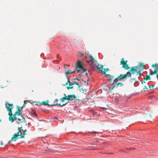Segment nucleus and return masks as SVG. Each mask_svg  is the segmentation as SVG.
<instances>
[{"label": "nucleus", "instance_id": "24", "mask_svg": "<svg viewBox=\"0 0 158 158\" xmlns=\"http://www.w3.org/2000/svg\"><path fill=\"white\" fill-rule=\"evenodd\" d=\"M21 110H20V107L19 106H17V110L16 112H21Z\"/></svg>", "mask_w": 158, "mask_h": 158}, {"label": "nucleus", "instance_id": "8", "mask_svg": "<svg viewBox=\"0 0 158 158\" xmlns=\"http://www.w3.org/2000/svg\"><path fill=\"white\" fill-rule=\"evenodd\" d=\"M67 97V100L68 101L71 100V101L73 100V99H76V97L74 94L72 95H69L67 96H66Z\"/></svg>", "mask_w": 158, "mask_h": 158}, {"label": "nucleus", "instance_id": "5", "mask_svg": "<svg viewBox=\"0 0 158 158\" xmlns=\"http://www.w3.org/2000/svg\"><path fill=\"white\" fill-rule=\"evenodd\" d=\"M118 81L116 82H114V81H113L114 83H115V84L113 85H112L111 87H109V88L110 90L113 89L114 88H117L119 85H120V86H123V84L122 83H117Z\"/></svg>", "mask_w": 158, "mask_h": 158}, {"label": "nucleus", "instance_id": "10", "mask_svg": "<svg viewBox=\"0 0 158 158\" xmlns=\"http://www.w3.org/2000/svg\"><path fill=\"white\" fill-rule=\"evenodd\" d=\"M103 67L104 66L103 65H101L99 64H98L97 66V68L99 70L101 73L103 72L102 70L103 69Z\"/></svg>", "mask_w": 158, "mask_h": 158}, {"label": "nucleus", "instance_id": "22", "mask_svg": "<svg viewBox=\"0 0 158 158\" xmlns=\"http://www.w3.org/2000/svg\"><path fill=\"white\" fill-rule=\"evenodd\" d=\"M158 66V64L157 63H155L154 64H152V67H155V68H157Z\"/></svg>", "mask_w": 158, "mask_h": 158}, {"label": "nucleus", "instance_id": "19", "mask_svg": "<svg viewBox=\"0 0 158 158\" xmlns=\"http://www.w3.org/2000/svg\"><path fill=\"white\" fill-rule=\"evenodd\" d=\"M76 70L77 71L78 73L80 72V70H82L83 72H85L86 71V69L82 67L81 69H76Z\"/></svg>", "mask_w": 158, "mask_h": 158}, {"label": "nucleus", "instance_id": "6", "mask_svg": "<svg viewBox=\"0 0 158 158\" xmlns=\"http://www.w3.org/2000/svg\"><path fill=\"white\" fill-rule=\"evenodd\" d=\"M87 62L91 65L92 63L95 62H97V60L92 55H90L89 56V60H87Z\"/></svg>", "mask_w": 158, "mask_h": 158}, {"label": "nucleus", "instance_id": "7", "mask_svg": "<svg viewBox=\"0 0 158 158\" xmlns=\"http://www.w3.org/2000/svg\"><path fill=\"white\" fill-rule=\"evenodd\" d=\"M58 101V100L57 99H55L54 101L53 102V104H52L50 105L51 106H53L54 105L58 106H60L61 107H62L65 105L66 104H64L63 105H61L60 104H59L57 102Z\"/></svg>", "mask_w": 158, "mask_h": 158}, {"label": "nucleus", "instance_id": "20", "mask_svg": "<svg viewBox=\"0 0 158 158\" xmlns=\"http://www.w3.org/2000/svg\"><path fill=\"white\" fill-rule=\"evenodd\" d=\"M74 84H76V85H77L78 86V88L80 87V86L79 85V84L78 83H77L76 82L74 81L73 83V85H74Z\"/></svg>", "mask_w": 158, "mask_h": 158}, {"label": "nucleus", "instance_id": "37", "mask_svg": "<svg viewBox=\"0 0 158 158\" xmlns=\"http://www.w3.org/2000/svg\"><path fill=\"white\" fill-rule=\"evenodd\" d=\"M156 75L157 77H158V73H156Z\"/></svg>", "mask_w": 158, "mask_h": 158}, {"label": "nucleus", "instance_id": "34", "mask_svg": "<svg viewBox=\"0 0 158 158\" xmlns=\"http://www.w3.org/2000/svg\"><path fill=\"white\" fill-rule=\"evenodd\" d=\"M84 55V53H81V56H82Z\"/></svg>", "mask_w": 158, "mask_h": 158}, {"label": "nucleus", "instance_id": "38", "mask_svg": "<svg viewBox=\"0 0 158 158\" xmlns=\"http://www.w3.org/2000/svg\"><path fill=\"white\" fill-rule=\"evenodd\" d=\"M77 79L78 81H79V79H78L77 78Z\"/></svg>", "mask_w": 158, "mask_h": 158}, {"label": "nucleus", "instance_id": "31", "mask_svg": "<svg viewBox=\"0 0 158 158\" xmlns=\"http://www.w3.org/2000/svg\"><path fill=\"white\" fill-rule=\"evenodd\" d=\"M70 89H72L73 88V86H70Z\"/></svg>", "mask_w": 158, "mask_h": 158}, {"label": "nucleus", "instance_id": "15", "mask_svg": "<svg viewBox=\"0 0 158 158\" xmlns=\"http://www.w3.org/2000/svg\"><path fill=\"white\" fill-rule=\"evenodd\" d=\"M106 77L108 78L109 79H112L114 78V76L110 75L109 74H106Z\"/></svg>", "mask_w": 158, "mask_h": 158}, {"label": "nucleus", "instance_id": "3", "mask_svg": "<svg viewBox=\"0 0 158 158\" xmlns=\"http://www.w3.org/2000/svg\"><path fill=\"white\" fill-rule=\"evenodd\" d=\"M23 127H19L18 129V132L14 134L13 137L11 138V140L9 141V143H10L12 141H15L16 140L19 139L20 137H18V136H20L21 137V136H22L23 134L21 132V130H22Z\"/></svg>", "mask_w": 158, "mask_h": 158}, {"label": "nucleus", "instance_id": "36", "mask_svg": "<svg viewBox=\"0 0 158 158\" xmlns=\"http://www.w3.org/2000/svg\"><path fill=\"white\" fill-rule=\"evenodd\" d=\"M85 75H86V76H87V75H88V73H85Z\"/></svg>", "mask_w": 158, "mask_h": 158}, {"label": "nucleus", "instance_id": "40", "mask_svg": "<svg viewBox=\"0 0 158 158\" xmlns=\"http://www.w3.org/2000/svg\"><path fill=\"white\" fill-rule=\"evenodd\" d=\"M111 82H112L111 81H110V83H111Z\"/></svg>", "mask_w": 158, "mask_h": 158}, {"label": "nucleus", "instance_id": "41", "mask_svg": "<svg viewBox=\"0 0 158 158\" xmlns=\"http://www.w3.org/2000/svg\"><path fill=\"white\" fill-rule=\"evenodd\" d=\"M89 79H88V80H87V81H89Z\"/></svg>", "mask_w": 158, "mask_h": 158}, {"label": "nucleus", "instance_id": "21", "mask_svg": "<svg viewBox=\"0 0 158 158\" xmlns=\"http://www.w3.org/2000/svg\"><path fill=\"white\" fill-rule=\"evenodd\" d=\"M109 69L108 68H107L106 69H104V71L103 72V73H104L106 75V72L107 71H108V70H109Z\"/></svg>", "mask_w": 158, "mask_h": 158}, {"label": "nucleus", "instance_id": "35", "mask_svg": "<svg viewBox=\"0 0 158 158\" xmlns=\"http://www.w3.org/2000/svg\"><path fill=\"white\" fill-rule=\"evenodd\" d=\"M23 106L21 107V110H22V109H23Z\"/></svg>", "mask_w": 158, "mask_h": 158}, {"label": "nucleus", "instance_id": "39", "mask_svg": "<svg viewBox=\"0 0 158 158\" xmlns=\"http://www.w3.org/2000/svg\"><path fill=\"white\" fill-rule=\"evenodd\" d=\"M25 125L26 126H27V124H26Z\"/></svg>", "mask_w": 158, "mask_h": 158}, {"label": "nucleus", "instance_id": "43", "mask_svg": "<svg viewBox=\"0 0 158 158\" xmlns=\"http://www.w3.org/2000/svg\"><path fill=\"white\" fill-rule=\"evenodd\" d=\"M59 56V55H58V56H57V57H58Z\"/></svg>", "mask_w": 158, "mask_h": 158}, {"label": "nucleus", "instance_id": "12", "mask_svg": "<svg viewBox=\"0 0 158 158\" xmlns=\"http://www.w3.org/2000/svg\"><path fill=\"white\" fill-rule=\"evenodd\" d=\"M68 78V81L66 83V84L64 85H63V84H62V85L63 86H65L67 85H69L70 86H71L73 85V83H72L69 79V78Z\"/></svg>", "mask_w": 158, "mask_h": 158}, {"label": "nucleus", "instance_id": "1", "mask_svg": "<svg viewBox=\"0 0 158 158\" xmlns=\"http://www.w3.org/2000/svg\"><path fill=\"white\" fill-rule=\"evenodd\" d=\"M6 106L7 110L9 111L8 115L10 116L9 119L10 121L12 123L14 121V118L17 119L20 121L18 123V124L24 122L25 119L22 116L21 112H15L13 115V117H12V109L13 108V105L12 104L8 102L6 104Z\"/></svg>", "mask_w": 158, "mask_h": 158}, {"label": "nucleus", "instance_id": "30", "mask_svg": "<svg viewBox=\"0 0 158 158\" xmlns=\"http://www.w3.org/2000/svg\"><path fill=\"white\" fill-rule=\"evenodd\" d=\"M145 89H148V88H147V87L146 86H144V88L143 89V90H144Z\"/></svg>", "mask_w": 158, "mask_h": 158}, {"label": "nucleus", "instance_id": "28", "mask_svg": "<svg viewBox=\"0 0 158 158\" xmlns=\"http://www.w3.org/2000/svg\"><path fill=\"white\" fill-rule=\"evenodd\" d=\"M91 133L94 134H98V132L97 131H93L91 132Z\"/></svg>", "mask_w": 158, "mask_h": 158}, {"label": "nucleus", "instance_id": "17", "mask_svg": "<svg viewBox=\"0 0 158 158\" xmlns=\"http://www.w3.org/2000/svg\"><path fill=\"white\" fill-rule=\"evenodd\" d=\"M144 80H146L147 81L148 80H151V77L149 75H148L146 76L145 77H144Z\"/></svg>", "mask_w": 158, "mask_h": 158}, {"label": "nucleus", "instance_id": "32", "mask_svg": "<svg viewBox=\"0 0 158 158\" xmlns=\"http://www.w3.org/2000/svg\"><path fill=\"white\" fill-rule=\"evenodd\" d=\"M34 115H35V116H36L37 115V114L35 112H34Z\"/></svg>", "mask_w": 158, "mask_h": 158}, {"label": "nucleus", "instance_id": "33", "mask_svg": "<svg viewBox=\"0 0 158 158\" xmlns=\"http://www.w3.org/2000/svg\"><path fill=\"white\" fill-rule=\"evenodd\" d=\"M67 89H68V90H69L70 89V86H68L67 87Z\"/></svg>", "mask_w": 158, "mask_h": 158}, {"label": "nucleus", "instance_id": "9", "mask_svg": "<svg viewBox=\"0 0 158 158\" xmlns=\"http://www.w3.org/2000/svg\"><path fill=\"white\" fill-rule=\"evenodd\" d=\"M75 65L77 68H79L80 69L83 67L81 62L78 60H77V62L76 64Z\"/></svg>", "mask_w": 158, "mask_h": 158}, {"label": "nucleus", "instance_id": "42", "mask_svg": "<svg viewBox=\"0 0 158 158\" xmlns=\"http://www.w3.org/2000/svg\"><path fill=\"white\" fill-rule=\"evenodd\" d=\"M150 116L151 117H152V116L151 115H150Z\"/></svg>", "mask_w": 158, "mask_h": 158}, {"label": "nucleus", "instance_id": "4", "mask_svg": "<svg viewBox=\"0 0 158 158\" xmlns=\"http://www.w3.org/2000/svg\"><path fill=\"white\" fill-rule=\"evenodd\" d=\"M127 61H125L124 58H123L121 60L120 64L123 65V67L126 70H128L130 69V67H129L128 64H127Z\"/></svg>", "mask_w": 158, "mask_h": 158}, {"label": "nucleus", "instance_id": "2", "mask_svg": "<svg viewBox=\"0 0 158 158\" xmlns=\"http://www.w3.org/2000/svg\"><path fill=\"white\" fill-rule=\"evenodd\" d=\"M130 71L131 72H128L126 74H120L117 77L114 79V82L116 83L118 81L122 80L125 79H126L127 77H131V75L134 74L135 72H137V75H140L141 74L140 70L137 66L131 67Z\"/></svg>", "mask_w": 158, "mask_h": 158}, {"label": "nucleus", "instance_id": "29", "mask_svg": "<svg viewBox=\"0 0 158 158\" xmlns=\"http://www.w3.org/2000/svg\"><path fill=\"white\" fill-rule=\"evenodd\" d=\"M133 81H135L136 82L137 81L136 80V79L135 78H133L132 79Z\"/></svg>", "mask_w": 158, "mask_h": 158}, {"label": "nucleus", "instance_id": "45", "mask_svg": "<svg viewBox=\"0 0 158 158\" xmlns=\"http://www.w3.org/2000/svg\"><path fill=\"white\" fill-rule=\"evenodd\" d=\"M32 92H33V90H32Z\"/></svg>", "mask_w": 158, "mask_h": 158}, {"label": "nucleus", "instance_id": "14", "mask_svg": "<svg viewBox=\"0 0 158 158\" xmlns=\"http://www.w3.org/2000/svg\"><path fill=\"white\" fill-rule=\"evenodd\" d=\"M22 130L23 131V134L22 136H21V137H20V138L21 139H23L25 138L24 136L26 134V132L27 131V130L24 129L23 128Z\"/></svg>", "mask_w": 158, "mask_h": 158}, {"label": "nucleus", "instance_id": "27", "mask_svg": "<svg viewBox=\"0 0 158 158\" xmlns=\"http://www.w3.org/2000/svg\"><path fill=\"white\" fill-rule=\"evenodd\" d=\"M146 81H147V80H144V78H143V81H142L141 83L142 84H143V82L144 83H146Z\"/></svg>", "mask_w": 158, "mask_h": 158}, {"label": "nucleus", "instance_id": "11", "mask_svg": "<svg viewBox=\"0 0 158 158\" xmlns=\"http://www.w3.org/2000/svg\"><path fill=\"white\" fill-rule=\"evenodd\" d=\"M75 73V70L72 72L70 70H68L66 72H65L66 74V77H67V78H68V75L72 73Z\"/></svg>", "mask_w": 158, "mask_h": 158}, {"label": "nucleus", "instance_id": "25", "mask_svg": "<svg viewBox=\"0 0 158 158\" xmlns=\"http://www.w3.org/2000/svg\"><path fill=\"white\" fill-rule=\"evenodd\" d=\"M144 65V64L143 63H140L139 64V67L141 68Z\"/></svg>", "mask_w": 158, "mask_h": 158}, {"label": "nucleus", "instance_id": "13", "mask_svg": "<svg viewBox=\"0 0 158 158\" xmlns=\"http://www.w3.org/2000/svg\"><path fill=\"white\" fill-rule=\"evenodd\" d=\"M158 73V68L157 69H155L154 71H152L150 73V75H152L154 74H156Z\"/></svg>", "mask_w": 158, "mask_h": 158}, {"label": "nucleus", "instance_id": "18", "mask_svg": "<svg viewBox=\"0 0 158 158\" xmlns=\"http://www.w3.org/2000/svg\"><path fill=\"white\" fill-rule=\"evenodd\" d=\"M67 100L66 96L65 95V96L63 98L60 99V101L62 102H64V100Z\"/></svg>", "mask_w": 158, "mask_h": 158}, {"label": "nucleus", "instance_id": "16", "mask_svg": "<svg viewBox=\"0 0 158 158\" xmlns=\"http://www.w3.org/2000/svg\"><path fill=\"white\" fill-rule=\"evenodd\" d=\"M48 101H44L41 102L42 105H48V106H51L50 105H49L48 103Z\"/></svg>", "mask_w": 158, "mask_h": 158}, {"label": "nucleus", "instance_id": "23", "mask_svg": "<svg viewBox=\"0 0 158 158\" xmlns=\"http://www.w3.org/2000/svg\"><path fill=\"white\" fill-rule=\"evenodd\" d=\"M35 105L36 106H40L42 105L41 103L40 102H38L36 104H35Z\"/></svg>", "mask_w": 158, "mask_h": 158}, {"label": "nucleus", "instance_id": "44", "mask_svg": "<svg viewBox=\"0 0 158 158\" xmlns=\"http://www.w3.org/2000/svg\"><path fill=\"white\" fill-rule=\"evenodd\" d=\"M74 80H75L76 79H75V78H74Z\"/></svg>", "mask_w": 158, "mask_h": 158}, {"label": "nucleus", "instance_id": "26", "mask_svg": "<svg viewBox=\"0 0 158 158\" xmlns=\"http://www.w3.org/2000/svg\"><path fill=\"white\" fill-rule=\"evenodd\" d=\"M155 86L154 85H150L149 86V88H153Z\"/></svg>", "mask_w": 158, "mask_h": 158}]
</instances>
